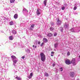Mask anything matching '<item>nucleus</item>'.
<instances>
[{
  "mask_svg": "<svg viewBox=\"0 0 80 80\" xmlns=\"http://www.w3.org/2000/svg\"><path fill=\"white\" fill-rule=\"evenodd\" d=\"M77 80H79L78 79H77Z\"/></svg>",
  "mask_w": 80,
  "mask_h": 80,
  "instance_id": "nucleus-46",
  "label": "nucleus"
},
{
  "mask_svg": "<svg viewBox=\"0 0 80 80\" xmlns=\"http://www.w3.org/2000/svg\"><path fill=\"white\" fill-rule=\"evenodd\" d=\"M41 56V59L42 62H45V59H46V57H45V55L43 53L41 52L40 54Z\"/></svg>",
  "mask_w": 80,
  "mask_h": 80,
  "instance_id": "nucleus-2",
  "label": "nucleus"
},
{
  "mask_svg": "<svg viewBox=\"0 0 80 80\" xmlns=\"http://www.w3.org/2000/svg\"><path fill=\"white\" fill-rule=\"evenodd\" d=\"M23 11L24 12H26L27 13H28V11H27V10L25 8L23 9Z\"/></svg>",
  "mask_w": 80,
  "mask_h": 80,
  "instance_id": "nucleus-24",
  "label": "nucleus"
},
{
  "mask_svg": "<svg viewBox=\"0 0 80 80\" xmlns=\"http://www.w3.org/2000/svg\"><path fill=\"white\" fill-rule=\"evenodd\" d=\"M65 7L63 6L62 8V10H65Z\"/></svg>",
  "mask_w": 80,
  "mask_h": 80,
  "instance_id": "nucleus-28",
  "label": "nucleus"
},
{
  "mask_svg": "<svg viewBox=\"0 0 80 80\" xmlns=\"http://www.w3.org/2000/svg\"><path fill=\"white\" fill-rule=\"evenodd\" d=\"M53 29H54V28H53L51 27L50 28V30H51V31H52L53 30Z\"/></svg>",
  "mask_w": 80,
  "mask_h": 80,
  "instance_id": "nucleus-25",
  "label": "nucleus"
},
{
  "mask_svg": "<svg viewBox=\"0 0 80 80\" xmlns=\"http://www.w3.org/2000/svg\"><path fill=\"white\" fill-rule=\"evenodd\" d=\"M71 63L73 64V65H76V63H75V58H73L72 60Z\"/></svg>",
  "mask_w": 80,
  "mask_h": 80,
  "instance_id": "nucleus-6",
  "label": "nucleus"
},
{
  "mask_svg": "<svg viewBox=\"0 0 80 80\" xmlns=\"http://www.w3.org/2000/svg\"><path fill=\"white\" fill-rule=\"evenodd\" d=\"M51 57H53V54H51Z\"/></svg>",
  "mask_w": 80,
  "mask_h": 80,
  "instance_id": "nucleus-39",
  "label": "nucleus"
},
{
  "mask_svg": "<svg viewBox=\"0 0 80 80\" xmlns=\"http://www.w3.org/2000/svg\"><path fill=\"white\" fill-rule=\"evenodd\" d=\"M43 41L44 42H45V43H47V42H48V40L46 39V38H44L43 39Z\"/></svg>",
  "mask_w": 80,
  "mask_h": 80,
  "instance_id": "nucleus-13",
  "label": "nucleus"
},
{
  "mask_svg": "<svg viewBox=\"0 0 80 80\" xmlns=\"http://www.w3.org/2000/svg\"><path fill=\"white\" fill-rule=\"evenodd\" d=\"M79 6H80V4H78V3H76L75 4L74 7L73 8L74 10H75L77 9V7H78Z\"/></svg>",
  "mask_w": 80,
  "mask_h": 80,
  "instance_id": "nucleus-5",
  "label": "nucleus"
},
{
  "mask_svg": "<svg viewBox=\"0 0 80 80\" xmlns=\"http://www.w3.org/2000/svg\"><path fill=\"white\" fill-rule=\"evenodd\" d=\"M25 58V56H24L22 57V59H24V58Z\"/></svg>",
  "mask_w": 80,
  "mask_h": 80,
  "instance_id": "nucleus-31",
  "label": "nucleus"
},
{
  "mask_svg": "<svg viewBox=\"0 0 80 80\" xmlns=\"http://www.w3.org/2000/svg\"><path fill=\"white\" fill-rule=\"evenodd\" d=\"M1 32L2 33H3V31H1Z\"/></svg>",
  "mask_w": 80,
  "mask_h": 80,
  "instance_id": "nucleus-40",
  "label": "nucleus"
},
{
  "mask_svg": "<svg viewBox=\"0 0 80 80\" xmlns=\"http://www.w3.org/2000/svg\"><path fill=\"white\" fill-rule=\"evenodd\" d=\"M14 72L15 73H16V72H17V71L14 70Z\"/></svg>",
  "mask_w": 80,
  "mask_h": 80,
  "instance_id": "nucleus-37",
  "label": "nucleus"
},
{
  "mask_svg": "<svg viewBox=\"0 0 80 80\" xmlns=\"http://www.w3.org/2000/svg\"><path fill=\"white\" fill-rule=\"evenodd\" d=\"M79 58L80 59V55L79 56Z\"/></svg>",
  "mask_w": 80,
  "mask_h": 80,
  "instance_id": "nucleus-44",
  "label": "nucleus"
},
{
  "mask_svg": "<svg viewBox=\"0 0 80 80\" xmlns=\"http://www.w3.org/2000/svg\"><path fill=\"white\" fill-rule=\"evenodd\" d=\"M8 59H10V58H9Z\"/></svg>",
  "mask_w": 80,
  "mask_h": 80,
  "instance_id": "nucleus-45",
  "label": "nucleus"
},
{
  "mask_svg": "<svg viewBox=\"0 0 80 80\" xmlns=\"http://www.w3.org/2000/svg\"><path fill=\"white\" fill-rule=\"evenodd\" d=\"M58 45V44H57V43L55 44H54V47H55V48H57V47Z\"/></svg>",
  "mask_w": 80,
  "mask_h": 80,
  "instance_id": "nucleus-26",
  "label": "nucleus"
},
{
  "mask_svg": "<svg viewBox=\"0 0 80 80\" xmlns=\"http://www.w3.org/2000/svg\"><path fill=\"white\" fill-rule=\"evenodd\" d=\"M70 52H68L67 53V55L68 56H69L70 55Z\"/></svg>",
  "mask_w": 80,
  "mask_h": 80,
  "instance_id": "nucleus-27",
  "label": "nucleus"
},
{
  "mask_svg": "<svg viewBox=\"0 0 80 80\" xmlns=\"http://www.w3.org/2000/svg\"><path fill=\"white\" fill-rule=\"evenodd\" d=\"M57 33H54V37H56L57 36Z\"/></svg>",
  "mask_w": 80,
  "mask_h": 80,
  "instance_id": "nucleus-33",
  "label": "nucleus"
},
{
  "mask_svg": "<svg viewBox=\"0 0 80 80\" xmlns=\"http://www.w3.org/2000/svg\"><path fill=\"white\" fill-rule=\"evenodd\" d=\"M18 14H16L14 16V18H15V19H17L18 18Z\"/></svg>",
  "mask_w": 80,
  "mask_h": 80,
  "instance_id": "nucleus-11",
  "label": "nucleus"
},
{
  "mask_svg": "<svg viewBox=\"0 0 80 80\" xmlns=\"http://www.w3.org/2000/svg\"><path fill=\"white\" fill-rule=\"evenodd\" d=\"M65 63L67 64V65H70V64L71 62L70 61V60L67 59L65 61Z\"/></svg>",
  "mask_w": 80,
  "mask_h": 80,
  "instance_id": "nucleus-7",
  "label": "nucleus"
},
{
  "mask_svg": "<svg viewBox=\"0 0 80 80\" xmlns=\"http://www.w3.org/2000/svg\"><path fill=\"white\" fill-rule=\"evenodd\" d=\"M54 53L55 52H51V54L53 55V54H54Z\"/></svg>",
  "mask_w": 80,
  "mask_h": 80,
  "instance_id": "nucleus-35",
  "label": "nucleus"
},
{
  "mask_svg": "<svg viewBox=\"0 0 80 80\" xmlns=\"http://www.w3.org/2000/svg\"><path fill=\"white\" fill-rule=\"evenodd\" d=\"M31 30H32V29H31Z\"/></svg>",
  "mask_w": 80,
  "mask_h": 80,
  "instance_id": "nucleus-47",
  "label": "nucleus"
},
{
  "mask_svg": "<svg viewBox=\"0 0 80 80\" xmlns=\"http://www.w3.org/2000/svg\"><path fill=\"white\" fill-rule=\"evenodd\" d=\"M14 1L15 0H10V2L11 3H14Z\"/></svg>",
  "mask_w": 80,
  "mask_h": 80,
  "instance_id": "nucleus-22",
  "label": "nucleus"
},
{
  "mask_svg": "<svg viewBox=\"0 0 80 80\" xmlns=\"http://www.w3.org/2000/svg\"><path fill=\"white\" fill-rule=\"evenodd\" d=\"M52 25H53V24H54L53 23H52Z\"/></svg>",
  "mask_w": 80,
  "mask_h": 80,
  "instance_id": "nucleus-42",
  "label": "nucleus"
},
{
  "mask_svg": "<svg viewBox=\"0 0 80 80\" xmlns=\"http://www.w3.org/2000/svg\"><path fill=\"white\" fill-rule=\"evenodd\" d=\"M34 47H35V48H37V46H35Z\"/></svg>",
  "mask_w": 80,
  "mask_h": 80,
  "instance_id": "nucleus-41",
  "label": "nucleus"
},
{
  "mask_svg": "<svg viewBox=\"0 0 80 80\" xmlns=\"http://www.w3.org/2000/svg\"><path fill=\"white\" fill-rule=\"evenodd\" d=\"M44 75L45 77H48V76H49L48 73L47 72H45L44 73Z\"/></svg>",
  "mask_w": 80,
  "mask_h": 80,
  "instance_id": "nucleus-20",
  "label": "nucleus"
},
{
  "mask_svg": "<svg viewBox=\"0 0 80 80\" xmlns=\"http://www.w3.org/2000/svg\"><path fill=\"white\" fill-rule=\"evenodd\" d=\"M25 52L26 53H30V49L27 48L25 49Z\"/></svg>",
  "mask_w": 80,
  "mask_h": 80,
  "instance_id": "nucleus-10",
  "label": "nucleus"
},
{
  "mask_svg": "<svg viewBox=\"0 0 80 80\" xmlns=\"http://www.w3.org/2000/svg\"><path fill=\"white\" fill-rule=\"evenodd\" d=\"M33 47H35V46L34 45H33V46H32Z\"/></svg>",
  "mask_w": 80,
  "mask_h": 80,
  "instance_id": "nucleus-43",
  "label": "nucleus"
},
{
  "mask_svg": "<svg viewBox=\"0 0 80 80\" xmlns=\"http://www.w3.org/2000/svg\"><path fill=\"white\" fill-rule=\"evenodd\" d=\"M18 80H22V78H18Z\"/></svg>",
  "mask_w": 80,
  "mask_h": 80,
  "instance_id": "nucleus-32",
  "label": "nucleus"
},
{
  "mask_svg": "<svg viewBox=\"0 0 80 80\" xmlns=\"http://www.w3.org/2000/svg\"><path fill=\"white\" fill-rule=\"evenodd\" d=\"M9 25H14V23H13V22L12 21H11L9 22Z\"/></svg>",
  "mask_w": 80,
  "mask_h": 80,
  "instance_id": "nucleus-15",
  "label": "nucleus"
},
{
  "mask_svg": "<svg viewBox=\"0 0 80 80\" xmlns=\"http://www.w3.org/2000/svg\"><path fill=\"white\" fill-rule=\"evenodd\" d=\"M11 58L12 62H13V65L15 66V64L17 63V62L18 61V59L16 58V57L14 56H12Z\"/></svg>",
  "mask_w": 80,
  "mask_h": 80,
  "instance_id": "nucleus-1",
  "label": "nucleus"
},
{
  "mask_svg": "<svg viewBox=\"0 0 80 80\" xmlns=\"http://www.w3.org/2000/svg\"><path fill=\"white\" fill-rule=\"evenodd\" d=\"M45 6H46L47 5V0H45L43 2Z\"/></svg>",
  "mask_w": 80,
  "mask_h": 80,
  "instance_id": "nucleus-19",
  "label": "nucleus"
},
{
  "mask_svg": "<svg viewBox=\"0 0 80 80\" xmlns=\"http://www.w3.org/2000/svg\"><path fill=\"white\" fill-rule=\"evenodd\" d=\"M17 46V42H15L13 44V46H14V47H16V46Z\"/></svg>",
  "mask_w": 80,
  "mask_h": 80,
  "instance_id": "nucleus-21",
  "label": "nucleus"
},
{
  "mask_svg": "<svg viewBox=\"0 0 80 80\" xmlns=\"http://www.w3.org/2000/svg\"><path fill=\"white\" fill-rule=\"evenodd\" d=\"M38 45H40V42H38Z\"/></svg>",
  "mask_w": 80,
  "mask_h": 80,
  "instance_id": "nucleus-36",
  "label": "nucleus"
},
{
  "mask_svg": "<svg viewBox=\"0 0 80 80\" xmlns=\"http://www.w3.org/2000/svg\"><path fill=\"white\" fill-rule=\"evenodd\" d=\"M9 38L10 40H13L14 39V37L13 36H10Z\"/></svg>",
  "mask_w": 80,
  "mask_h": 80,
  "instance_id": "nucleus-9",
  "label": "nucleus"
},
{
  "mask_svg": "<svg viewBox=\"0 0 80 80\" xmlns=\"http://www.w3.org/2000/svg\"><path fill=\"white\" fill-rule=\"evenodd\" d=\"M75 73L73 72H72L70 73V76L71 77H73Z\"/></svg>",
  "mask_w": 80,
  "mask_h": 80,
  "instance_id": "nucleus-8",
  "label": "nucleus"
},
{
  "mask_svg": "<svg viewBox=\"0 0 80 80\" xmlns=\"http://www.w3.org/2000/svg\"><path fill=\"white\" fill-rule=\"evenodd\" d=\"M47 36H48V37H52V34L51 33H49L47 35Z\"/></svg>",
  "mask_w": 80,
  "mask_h": 80,
  "instance_id": "nucleus-16",
  "label": "nucleus"
},
{
  "mask_svg": "<svg viewBox=\"0 0 80 80\" xmlns=\"http://www.w3.org/2000/svg\"><path fill=\"white\" fill-rule=\"evenodd\" d=\"M12 33L13 34L15 35V34L17 33V32L14 30H12Z\"/></svg>",
  "mask_w": 80,
  "mask_h": 80,
  "instance_id": "nucleus-14",
  "label": "nucleus"
},
{
  "mask_svg": "<svg viewBox=\"0 0 80 80\" xmlns=\"http://www.w3.org/2000/svg\"><path fill=\"white\" fill-rule=\"evenodd\" d=\"M36 45H37V43H36Z\"/></svg>",
  "mask_w": 80,
  "mask_h": 80,
  "instance_id": "nucleus-48",
  "label": "nucleus"
},
{
  "mask_svg": "<svg viewBox=\"0 0 80 80\" xmlns=\"http://www.w3.org/2000/svg\"><path fill=\"white\" fill-rule=\"evenodd\" d=\"M58 30H60V31L61 32H63V28H62V27L60 28H58Z\"/></svg>",
  "mask_w": 80,
  "mask_h": 80,
  "instance_id": "nucleus-17",
  "label": "nucleus"
},
{
  "mask_svg": "<svg viewBox=\"0 0 80 80\" xmlns=\"http://www.w3.org/2000/svg\"><path fill=\"white\" fill-rule=\"evenodd\" d=\"M32 76H33V73H32V72H31L30 74V76H28L29 78V79H30V78H31L32 77Z\"/></svg>",
  "mask_w": 80,
  "mask_h": 80,
  "instance_id": "nucleus-12",
  "label": "nucleus"
},
{
  "mask_svg": "<svg viewBox=\"0 0 80 80\" xmlns=\"http://www.w3.org/2000/svg\"><path fill=\"white\" fill-rule=\"evenodd\" d=\"M36 13H37V15H40V13L39 12V11H38V9L37 10Z\"/></svg>",
  "mask_w": 80,
  "mask_h": 80,
  "instance_id": "nucleus-18",
  "label": "nucleus"
},
{
  "mask_svg": "<svg viewBox=\"0 0 80 80\" xmlns=\"http://www.w3.org/2000/svg\"><path fill=\"white\" fill-rule=\"evenodd\" d=\"M18 77H16L15 78H16L17 79H18Z\"/></svg>",
  "mask_w": 80,
  "mask_h": 80,
  "instance_id": "nucleus-38",
  "label": "nucleus"
},
{
  "mask_svg": "<svg viewBox=\"0 0 80 80\" xmlns=\"http://www.w3.org/2000/svg\"><path fill=\"white\" fill-rule=\"evenodd\" d=\"M44 44V43L42 42L40 45L41 47H42V46H43V45Z\"/></svg>",
  "mask_w": 80,
  "mask_h": 80,
  "instance_id": "nucleus-30",
  "label": "nucleus"
},
{
  "mask_svg": "<svg viewBox=\"0 0 80 80\" xmlns=\"http://www.w3.org/2000/svg\"><path fill=\"white\" fill-rule=\"evenodd\" d=\"M58 19V20H57V24L58 25H60L61 24H62V22L60 20H59V19L58 18H57Z\"/></svg>",
  "mask_w": 80,
  "mask_h": 80,
  "instance_id": "nucleus-4",
  "label": "nucleus"
},
{
  "mask_svg": "<svg viewBox=\"0 0 80 80\" xmlns=\"http://www.w3.org/2000/svg\"><path fill=\"white\" fill-rule=\"evenodd\" d=\"M53 67H55V63H53V65H52Z\"/></svg>",
  "mask_w": 80,
  "mask_h": 80,
  "instance_id": "nucleus-34",
  "label": "nucleus"
},
{
  "mask_svg": "<svg viewBox=\"0 0 80 80\" xmlns=\"http://www.w3.org/2000/svg\"><path fill=\"white\" fill-rule=\"evenodd\" d=\"M34 26H35V24H32L31 26V28H34Z\"/></svg>",
  "mask_w": 80,
  "mask_h": 80,
  "instance_id": "nucleus-23",
  "label": "nucleus"
},
{
  "mask_svg": "<svg viewBox=\"0 0 80 80\" xmlns=\"http://www.w3.org/2000/svg\"><path fill=\"white\" fill-rule=\"evenodd\" d=\"M60 71H61V72H62V71H63V68H60Z\"/></svg>",
  "mask_w": 80,
  "mask_h": 80,
  "instance_id": "nucleus-29",
  "label": "nucleus"
},
{
  "mask_svg": "<svg viewBox=\"0 0 80 80\" xmlns=\"http://www.w3.org/2000/svg\"><path fill=\"white\" fill-rule=\"evenodd\" d=\"M64 27L65 29H68L69 27V25L67 23H65L64 24Z\"/></svg>",
  "mask_w": 80,
  "mask_h": 80,
  "instance_id": "nucleus-3",
  "label": "nucleus"
}]
</instances>
